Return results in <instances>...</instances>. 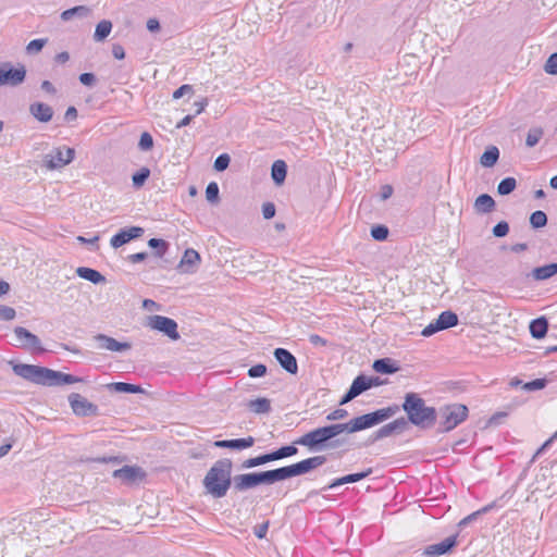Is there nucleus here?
I'll list each match as a JSON object with an SVG mask.
<instances>
[{"instance_id": "1", "label": "nucleus", "mask_w": 557, "mask_h": 557, "mask_svg": "<svg viewBox=\"0 0 557 557\" xmlns=\"http://www.w3.org/2000/svg\"><path fill=\"white\" fill-rule=\"evenodd\" d=\"M324 455L309 457L296 463L260 472L237 474L233 478V490L237 493L255 488L261 484H274L280 481L298 476L317 469L326 462Z\"/></svg>"}, {"instance_id": "2", "label": "nucleus", "mask_w": 557, "mask_h": 557, "mask_svg": "<svg viewBox=\"0 0 557 557\" xmlns=\"http://www.w3.org/2000/svg\"><path fill=\"white\" fill-rule=\"evenodd\" d=\"M343 432H346L344 423L330 424L309 431L296 438L294 444L305 446L310 451H320L325 448H337L342 446L344 442L339 438H334Z\"/></svg>"}, {"instance_id": "3", "label": "nucleus", "mask_w": 557, "mask_h": 557, "mask_svg": "<svg viewBox=\"0 0 557 557\" xmlns=\"http://www.w3.org/2000/svg\"><path fill=\"white\" fill-rule=\"evenodd\" d=\"M232 467L231 459L222 458L215 461L207 472L203 479V486L212 497H224L231 485H233Z\"/></svg>"}, {"instance_id": "4", "label": "nucleus", "mask_w": 557, "mask_h": 557, "mask_svg": "<svg viewBox=\"0 0 557 557\" xmlns=\"http://www.w3.org/2000/svg\"><path fill=\"white\" fill-rule=\"evenodd\" d=\"M401 408L408 421L420 429H430L437 420L436 409L426 406L425 400L417 393H407Z\"/></svg>"}, {"instance_id": "5", "label": "nucleus", "mask_w": 557, "mask_h": 557, "mask_svg": "<svg viewBox=\"0 0 557 557\" xmlns=\"http://www.w3.org/2000/svg\"><path fill=\"white\" fill-rule=\"evenodd\" d=\"M398 411L399 407L397 405H392L385 408L377 409L373 412L356 417L350 421L344 423V425L347 433H356L366 429H370L388 420Z\"/></svg>"}, {"instance_id": "6", "label": "nucleus", "mask_w": 557, "mask_h": 557, "mask_svg": "<svg viewBox=\"0 0 557 557\" xmlns=\"http://www.w3.org/2000/svg\"><path fill=\"white\" fill-rule=\"evenodd\" d=\"M468 407L461 404H450L441 407L437 416L440 417V431L449 432L463 422L468 417Z\"/></svg>"}, {"instance_id": "7", "label": "nucleus", "mask_w": 557, "mask_h": 557, "mask_svg": "<svg viewBox=\"0 0 557 557\" xmlns=\"http://www.w3.org/2000/svg\"><path fill=\"white\" fill-rule=\"evenodd\" d=\"M26 78V67L24 64L13 66L11 62L0 63V87H17Z\"/></svg>"}, {"instance_id": "8", "label": "nucleus", "mask_w": 557, "mask_h": 557, "mask_svg": "<svg viewBox=\"0 0 557 557\" xmlns=\"http://www.w3.org/2000/svg\"><path fill=\"white\" fill-rule=\"evenodd\" d=\"M146 325L151 330L161 332L172 341H177L181 338L177 330L178 325L176 321L171 318L158 314L150 315L147 318Z\"/></svg>"}, {"instance_id": "9", "label": "nucleus", "mask_w": 557, "mask_h": 557, "mask_svg": "<svg viewBox=\"0 0 557 557\" xmlns=\"http://www.w3.org/2000/svg\"><path fill=\"white\" fill-rule=\"evenodd\" d=\"M47 369L34 364L17 363L13 364V371L16 375L39 385H46Z\"/></svg>"}, {"instance_id": "10", "label": "nucleus", "mask_w": 557, "mask_h": 557, "mask_svg": "<svg viewBox=\"0 0 557 557\" xmlns=\"http://www.w3.org/2000/svg\"><path fill=\"white\" fill-rule=\"evenodd\" d=\"M75 150L70 147L54 148L50 153L45 156V162L48 169H60L74 160Z\"/></svg>"}, {"instance_id": "11", "label": "nucleus", "mask_w": 557, "mask_h": 557, "mask_svg": "<svg viewBox=\"0 0 557 557\" xmlns=\"http://www.w3.org/2000/svg\"><path fill=\"white\" fill-rule=\"evenodd\" d=\"M69 403L73 412L78 417H95L98 414V406L87 400L81 394L72 393Z\"/></svg>"}, {"instance_id": "12", "label": "nucleus", "mask_w": 557, "mask_h": 557, "mask_svg": "<svg viewBox=\"0 0 557 557\" xmlns=\"http://www.w3.org/2000/svg\"><path fill=\"white\" fill-rule=\"evenodd\" d=\"M17 346L32 348L35 352H44L45 348L41 346L39 337L23 326L14 329Z\"/></svg>"}, {"instance_id": "13", "label": "nucleus", "mask_w": 557, "mask_h": 557, "mask_svg": "<svg viewBox=\"0 0 557 557\" xmlns=\"http://www.w3.org/2000/svg\"><path fill=\"white\" fill-rule=\"evenodd\" d=\"M145 233V230L140 226H129L121 228L115 235H113L110 239V245L113 248H120L123 245L129 243L133 239H137L141 237Z\"/></svg>"}, {"instance_id": "14", "label": "nucleus", "mask_w": 557, "mask_h": 557, "mask_svg": "<svg viewBox=\"0 0 557 557\" xmlns=\"http://www.w3.org/2000/svg\"><path fill=\"white\" fill-rule=\"evenodd\" d=\"M456 545L457 535H451L440 543L426 546L423 550V555L426 557H440L449 553Z\"/></svg>"}, {"instance_id": "15", "label": "nucleus", "mask_w": 557, "mask_h": 557, "mask_svg": "<svg viewBox=\"0 0 557 557\" xmlns=\"http://www.w3.org/2000/svg\"><path fill=\"white\" fill-rule=\"evenodd\" d=\"M274 358L280 366L289 374H297L298 363L296 357L285 348H275Z\"/></svg>"}, {"instance_id": "16", "label": "nucleus", "mask_w": 557, "mask_h": 557, "mask_svg": "<svg viewBox=\"0 0 557 557\" xmlns=\"http://www.w3.org/2000/svg\"><path fill=\"white\" fill-rule=\"evenodd\" d=\"M408 425V421L405 418H398L382 428H380L373 435V441H379L388 437L395 433H401Z\"/></svg>"}, {"instance_id": "17", "label": "nucleus", "mask_w": 557, "mask_h": 557, "mask_svg": "<svg viewBox=\"0 0 557 557\" xmlns=\"http://www.w3.org/2000/svg\"><path fill=\"white\" fill-rule=\"evenodd\" d=\"M369 389V384H367V375L360 374L355 377L352 381L350 387L345 393V395L342 397L339 405H345L352 399H355L357 396L362 394L363 392Z\"/></svg>"}, {"instance_id": "18", "label": "nucleus", "mask_w": 557, "mask_h": 557, "mask_svg": "<svg viewBox=\"0 0 557 557\" xmlns=\"http://www.w3.org/2000/svg\"><path fill=\"white\" fill-rule=\"evenodd\" d=\"M94 339L98 343V348L110 351H124L132 347L127 342H119L104 334H97L94 336Z\"/></svg>"}, {"instance_id": "19", "label": "nucleus", "mask_w": 557, "mask_h": 557, "mask_svg": "<svg viewBox=\"0 0 557 557\" xmlns=\"http://www.w3.org/2000/svg\"><path fill=\"white\" fill-rule=\"evenodd\" d=\"M46 381H47L46 385L53 386V385L74 384V383L83 382L84 379L79 377V376L72 375V374L63 373L60 371L47 369Z\"/></svg>"}, {"instance_id": "20", "label": "nucleus", "mask_w": 557, "mask_h": 557, "mask_svg": "<svg viewBox=\"0 0 557 557\" xmlns=\"http://www.w3.org/2000/svg\"><path fill=\"white\" fill-rule=\"evenodd\" d=\"M200 262V255L193 248L185 250L180 263L178 269L183 273H195Z\"/></svg>"}, {"instance_id": "21", "label": "nucleus", "mask_w": 557, "mask_h": 557, "mask_svg": "<svg viewBox=\"0 0 557 557\" xmlns=\"http://www.w3.org/2000/svg\"><path fill=\"white\" fill-rule=\"evenodd\" d=\"M144 475L145 473L139 467L132 466H124L113 472V476L115 479H119L127 484L134 483L138 479H143Z\"/></svg>"}, {"instance_id": "22", "label": "nucleus", "mask_w": 557, "mask_h": 557, "mask_svg": "<svg viewBox=\"0 0 557 557\" xmlns=\"http://www.w3.org/2000/svg\"><path fill=\"white\" fill-rule=\"evenodd\" d=\"M29 113L38 122L48 123L52 120L53 109L51 106L44 102H34L29 106Z\"/></svg>"}, {"instance_id": "23", "label": "nucleus", "mask_w": 557, "mask_h": 557, "mask_svg": "<svg viewBox=\"0 0 557 557\" xmlns=\"http://www.w3.org/2000/svg\"><path fill=\"white\" fill-rule=\"evenodd\" d=\"M255 438L252 436L235 438V440H220L214 442V446L219 448H230L236 450L247 449L255 444Z\"/></svg>"}, {"instance_id": "24", "label": "nucleus", "mask_w": 557, "mask_h": 557, "mask_svg": "<svg viewBox=\"0 0 557 557\" xmlns=\"http://www.w3.org/2000/svg\"><path fill=\"white\" fill-rule=\"evenodd\" d=\"M371 473H372V469L369 468L366 471L350 473V474L344 475L342 478H337V479L333 480L327 486H324L321 491L332 490V488H335L343 484L359 482V481L366 479L367 476H369Z\"/></svg>"}, {"instance_id": "25", "label": "nucleus", "mask_w": 557, "mask_h": 557, "mask_svg": "<svg viewBox=\"0 0 557 557\" xmlns=\"http://www.w3.org/2000/svg\"><path fill=\"white\" fill-rule=\"evenodd\" d=\"M530 333L533 338L541 339L545 337L548 330V321L545 317H540L530 322Z\"/></svg>"}, {"instance_id": "26", "label": "nucleus", "mask_w": 557, "mask_h": 557, "mask_svg": "<svg viewBox=\"0 0 557 557\" xmlns=\"http://www.w3.org/2000/svg\"><path fill=\"white\" fill-rule=\"evenodd\" d=\"M495 200L488 194L480 195L474 201V210L478 213L486 214L491 213L495 209Z\"/></svg>"}, {"instance_id": "27", "label": "nucleus", "mask_w": 557, "mask_h": 557, "mask_svg": "<svg viewBox=\"0 0 557 557\" xmlns=\"http://www.w3.org/2000/svg\"><path fill=\"white\" fill-rule=\"evenodd\" d=\"M557 274V263L553 262L532 270V276L535 281H545Z\"/></svg>"}, {"instance_id": "28", "label": "nucleus", "mask_w": 557, "mask_h": 557, "mask_svg": "<svg viewBox=\"0 0 557 557\" xmlns=\"http://www.w3.org/2000/svg\"><path fill=\"white\" fill-rule=\"evenodd\" d=\"M76 274L86 281H89L94 284H101L106 282V277L97 270L87 268V267H79L76 269Z\"/></svg>"}, {"instance_id": "29", "label": "nucleus", "mask_w": 557, "mask_h": 557, "mask_svg": "<svg viewBox=\"0 0 557 557\" xmlns=\"http://www.w3.org/2000/svg\"><path fill=\"white\" fill-rule=\"evenodd\" d=\"M373 370L382 374H393L399 370L396 362L391 358L376 359L372 366Z\"/></svg>"}, {"instance_id": "30", "label": "nucleus", "mask_w": 557, "mask_h": 557, "mask_svg": "<svg viewBox=\"0 0 557 557\" xmlns=\"http://www.w3.org/2000/svg\"><path fill=\"white\" fill-rule=\"evenodd\" d=\"M248 409L257 414H267L271 411V401L265 397L249 400L247 404Z\"/></svg>"}, {"instance_id": "31", "label": "nucleus", "mask_w": 557, "mask_h": 557, "mask_svg": "<svg viewBox=\"0 0 557 557\" xmlns=\"http://www.w3.org/2000/svg\"><path fill=\"white\" fill-rule=\"evenodd\" d=\"M287 174V165L283 160H276L271 166V177L276 185L284 183Z\"/></svg>"}, {"instance_id": "32", "label": "nucleus", "mask_w": 557, "mask_h": 557, "mask_svg": "<svg viewBox=\"0 0 557 557\" xmlns=\"http://www.w3.org/2000/svg\"><path fill=\"white\" fill-rule=\"evenodd\" d=\"M499 159V149L496 146H488L480 158V163L484 168L494 166Z\"/></svg>"}, {"instance_id": "33", "label": "nucleus", "mask_w": 557, "mask_h": 557, "mask_svg": "<svg viewBox=\"0 0 557 557\" xmlns=\"http://www.w3.org/2000/svg\"><path fill=\"white\" fill-rule=\"evenodd\" d=\"M436 322L443 331L456 326L458 324V315L450 310L443 311L436 319Z\"/></svg>"}, {"instance_id": "34", "label": "nucleus", "mask_w": 557, "mask_h": 557, "mask_svg": "<svg viewBox=\"0 0 557 557\" xmlns=\"http://www.w3.org/2000/svg\"><path fill=\"white\" fill-rule=\"evenodd\" d=\"M298 444L286 445L277 448L276 450L270 451L273 461L288 458L298 454Z\"/></svg>"}, {"instance_id": "35", "label": "nucleus", "mask_w": 557, "mask_h": 557, "mask_svg": "<svg viewBox=\"0 0 557 557\" xmlns=\"http://www.w3.org/2000/svg\"><path fill=\"white\" fill-rule=\"evenodd\" d=\"M271 461H273V459L271 458V453H267L246 459L240 467L242 469H251L258 466L269 463Z\"/></svg>"}, {"instance_id": "36", "label": "nucleus", "mask_w": 557, "mask_h": 557, "mask_svg": "<svg viewBox=\"0 0 557 557\" xmlns=\"http://www.w3.org/2000/svg\"><path fill=\"white\" fill-rule=\"evenodd\" d=\"M89 12H90L89 8H87L85 5H77V7H74V8L63 11L61 13V18H62V21L67 22L70 20H72L74 16L85 17L89 14Z\"/></svg>"}, {"instance_id": "37", "label": "nucleus", "mask_w": 557, "mask_h": 557, "mask_svg": "<svg viewBox=\"0 0 557 557\" xmlns=\"http://www.w3.org/2000/svg\"><path fill=\"white\" fill-rule=\"evenodd\" d=\"M112 23L108 20H102L96 26L94 38L96 41L104 40L111 33Z\"/></svg>"}, {"instance_id": "38", "label": "nucleus", "mask_w": 557, "mask_h": 557, "mask_svg": "<svg viewBox=\"0 0 557 557\" xmlns=\"http://www.w3.org/2000/svg\"><path fill=\"white\" fill-rule=\"evenodd\" d=\"M517 187V181L515 177H505L497 185V193L500 196H507L511 194Z\"/></svg>"}, {"instance_id": "39", "label": "nucleus", "mask_w": 557, "mask_h": 557, "mask_svg": "<svg viewBox=\"0 0 557 557\" xmlns=\"http://www.w3.org/2000/svg\"><path fill=\"white\" fill-rule=\"evenodd\" d=\"M110 387L119 393L138 394L143 392L141 386L125 382L112 383Z\"/></svg>"}, {"instance_id": "40", "label": "nucleus", "mask_w": 557, "mask_h": 557, "mask_svg": "<svg viewBox=\"0 0 557 557\" xmlns=\"http://www.w3.org/2000/svg\"><path fill=\"white\" fill-rule=\"evenodd\" d=\"M148 246L156 250L154 255L158 258H162L169 249V243L162 238H150Z\"/></svg>"}, {"instance_id": "41", "label": "nucleus", "mask_w": 557, "mask_h": 557, "mask_svg": "<svg viewBox=\"0 0 557 557\" xmlns=\"http://www.w3.org/2000/svg\"><path fill=\"white\" fill-rule=\"evenodd\" d=\"M149 176H150V170L146 166L141 168L139 171L134 173L132 176V182H133L134 188H136V189L141 188L145 185L146 181L149 178Z\"/></svg>"}, {"instance_id": "42", "label": "nucleus", "mask_w": 557, "mask_h": 557, "mask_svg": "<svg viewBox=\"0 0 557 557\" xmlns=\"http://www.w3.org/2000/svg\"><path fill=\"white\" fill-rule=\"evenodd\" d=\"M544 135V131L542 127H532L529 129L528 134H527V138H525V145L528 147H534L535 145L539 144V141L541 140V138L543 137Z\"/></svg>"}, {"instance_id": "43", "label": "nucleus", "mask_w": 557, "mask_h": 557, "mask_svg": "<svg viewBox=\"0 0 557 557\" xmlns=\"http://www.w3.org/2000/svg\"><path fill=\"white\" fill-rule=\"evenodd\" d=\"M530 224L533 228H542L547 224V215L544 211L536 210L530 215Z\"/></svg>"}, {"instance_id": "44", "label": "nucleus", "mask_w": 557, "mask_h": 557, "mask_svg": "<svg viewBox=\"0 0 557 557\" xmlns=\"http://www.w3.org/2000/svg\"><path fill=\"white\" fill-rule=\"evenodd\" d=\"M492 508H493V504H488V505L482 507L481 509L468 515L467 517H465L463 519L460 520L459 527L462 528V527L468 525L472 521L476 520L481 515L488 512Z\"/></svg>"}, {"instance_id": "45", "label": "nucleus", "mask_w": 557, "mask_h": 557, "mask_svg": "<svg viewBox=\"0 0 557 557\" xmlns=\"http://www.w3.org/2000/svg\"><path fill=\"white\" fill-rule=\"evenodd\" d=\"M371 237L375 240L383 242L388 237L389 231L385 225H375L371 228Z\"/></svg>"}, {"instance_id": "46", "label": "nucleus", "mask_w": 557, "mask_h": 557, "mask_svg": "<svg viewBox=\"0 0 557 557\" xmlns=\"http://www.w3.org/2000/svg\"><path fill=\"white\" fill-rule=\"evenodd\" d=\"M47 42H48L47 38H38V39L30 40L26 46V52L28 54L37 53V52L41 51V49L46 46Z\"/></svg>"}, {"instance_id": "47", "label": "nucleus", "mask_w": 557, "mask_h": 557, "mask_svg": "<svg viewBox=\"0 0 557 557\" xmlns=\"http://www.w3.org/2000/svg\"><path fill=\"white\" fill-rule=\"evenodd\" d=\"M206 198L211 203L219 201V185L215 182H211L207 185Z\"/></svg>"}, {"instance_id": "48", "label": "nucleus", "mask_w": 557, "mask_h": 557, "mask_svg": "<svg viewBox=\"0 0 557 557\" xmlns=\"http://www.w3.org/2000/svg\"><path fill=\"white\" fill-rule=\"evenodd\" d=\"M230 162H231L230 156L227 153H221L214 160L213 168L215 171L222 172L228 168Z\"/></svg>"}, {"instance_id": "49", "label": "nucleus", "mask_w": 557, "mask_h": 557, "mask_svg": "<svg viewBox=\"0 0 557 557\" xmlns=\"http://www.w3.org/2000/svg\"><path fill=\"white\" fill-rule=\"evenodd\" d=\"M153 147V138L150 133L144 132L140 135L138 148L143 151H148Z\"/></svg>"}, {"instance_id": "50", "label": "nucleus", "mask_w": 557, "mask_h": 557, "mask_svg": "<svg viewBox=\"0 0 557 557\" xmlns=\"http://www.w3.org/2000/svg\"><path fill=\"white\" fill-rule=\"evenodd\" d=\"M547 380L546 379H535L533 381L527 382L522 388L528 392L532 391H539L546 386Z\"/></svg>"}, {"instance_id": "51", "label": "nucleus", "mask_w": 557, "mask_h": 557, "mask_svg": "<svg viewBox=\"0 0 557 557\" xmlns=\"http://www.w3.org/2000/svg\"><path fill=\"white\" fill-rule=\"evenodd\" d=\"M547 74L557 75V52L552 53L544 65Z\"/></svg>"}, {"instance_id": "52", "label": "nucleus", "mask_w": 557, "mask_h": 557, "mask_svg": "<svg viewBox=\"0 0 557 557\" xmlns=\"http://www.w3.org/2000/svg\"><path fill=\"white\" fill-rule=\"evenodd\" d=\"M492 232L495 237H504L509 232V224L506 221H500L493 227Z\"/></svg>"}, {"instance_id": "53", "label": "nucleus", "mask_w": 557, "mask_h": 557, "mask_svg": "<svg viewBox=\"0 0 557 557\" xmlns=\"http://www.w3.org/2000/svg\"><path fill=\"white\" fill-rule=\"evenodd\" d=\"M265 373H267V367L262 363H258L248 369V375L253 379L261 377V376L265 375Z\"/></svg>"}, {"instance_id": "54", "label": "nucleus", "mask_w": 557, "mask_h": 557, "mask_svg": "<svg viewBox=\"0 0 557 557\" xmlns=\"http://www.w3.org/2000/svg\"><path fill=\"white\" fill-rule=\"evenodd\" d=\"M15 310L12 307L0 306V318L4 321H10L15 318Z\"/></svg>"}, {"instance_id": "55", "label": "nucleus", "mask_w": 557, "mask_h": 557, "mask_svg": "<svg viewBox=\"0 0 557 557\" xmlns=\"http://www.w3.org/2000/svg\"><path fill=\"white\" fill-rule=\"evenodd\" d=\"M276 209L273 202H265L262 205V215L265 220L272 219L275 215Z\"/></svg>"}, {"instance_id": "56", "label": "nucleus", "mask_w": 557, "mask_h": 557, "mask_svg": "<svg viewBox=\"0 0 557 557\" xmlns=\"http://www.w3.org/2000/svg\"><path fill=\"white\" fill-rule=\"evenodd\" d=\"M442 331L440 325L437 324L436 320L431 322L429 325H426L421 334L424 336V337H429L437 332Z\"/></svg>"}, {"instance_id": "57", "label": "nucleus", "mask_w": 557, "mask_h": 557, "mask_svg": "<svg viewBox=\"0 0 557 557\" xmlns=\"http://www.w3.org/2000/svg\"><path fill=\"white\" fill-rule=\"evenodd\" d=\"M348 414L345 409H335L326 416L327 421H336L346 418Z\"/></svg>"}, {"instance_id": "58", "label": "nucleus", "mask_w": 557, "mask_h": 557, "mask_svg": "<svg viewBox=\"0 0 557 557\" xmlns=\"http://www.w3.org/2000/svg\"><path fill=\"white\" fill-rule=\"evenodd\" d=\"M269 521H265L261 524H258L253 528V534L258 537V539H264L265 535H267V532L269 530Z\"/></svg>"}, {"instance_id": "59", "label": "nucleus", "mask_w": 557, "mask_h": 557, "mask_svg": "<svg viewBox=\"0 0 557 557\" xmlns=\"http://www.w3.org/2000/svg\"><path fill=\"white\" fill-rule=\"evenodd\" d=\"M187 94H193V86L187 84L182 85L173 92V99H180L181 97Z\"/></svg>"}, {"instance_id": "60", "label": "nucleus", "mask_w": 557, "mask_h": 557, "mask_svg": "<svg viewBox=\"0 0 557 557\" xmlns=\"http://www.w3.org/2000/svg\"><path fill=\"white\" fill-rule=\"evenodd\" d=\"M79 82L85 86H92L96 82L94 73H83L79 75Z\"/></svg>"}, {"instance_id": "61", "label": "nucleus", "mask_w": 557, "mask_h": 557, "mask_svg": "<svg viewBox=\"0 0 557 557\" xmlns=\"http://www.w3.org/2000/svg\"><path fill=\"white\" fill-rule=\"evenodd\" d=\"M148 253L147 252H136V253H132L127 257V260L132 263H139L141 261H144L146 258H147Z\"/></svg>"}, {"instance_id": "62", "label": "nucleus", "mask_w": 557, "mask_h": 557, "mask_svg": "<svg viewBox=\"0 0 557 557\" xmlns=\"http://www.w3.org/2000/svg\"><path fill=\"white\" fill-rule=\"evenodd\" d=\"M112 54L115 59L122 60L125 58V50L121 45H114L112 48Z\"/></svg>"}, {"instance_id": "63", "label": "nucleus", "mask_w": 557, "mask_h": 557, "mask_svg": "<svg viewBox=\"0 0 557 557\" xmlns=\"http://www.w3.org/2000/svg\"><path fill=\"white\" fill-rule=\"evenodd\" d=\"M77 117V110L75 107H69L65 111L64 119L67 122L74 121Z\"/></svg>"}, {"instance_id": "64", "label": "nucleus", "mask_w": 557, "mask_h": 557, "mask_svg": "<svg viewBox=\"0 0 557 557\" xmlns=\"http://www.w3.org/2000/svg\"><path fill=\"white\" fill-rule=\"evenodd\" d=\"M309 342L312 344V345H321V346H325L326 345V339H324L323 337H321L320 335L318 334H311L309 336Z\"/></svg>"}]
</instances>
